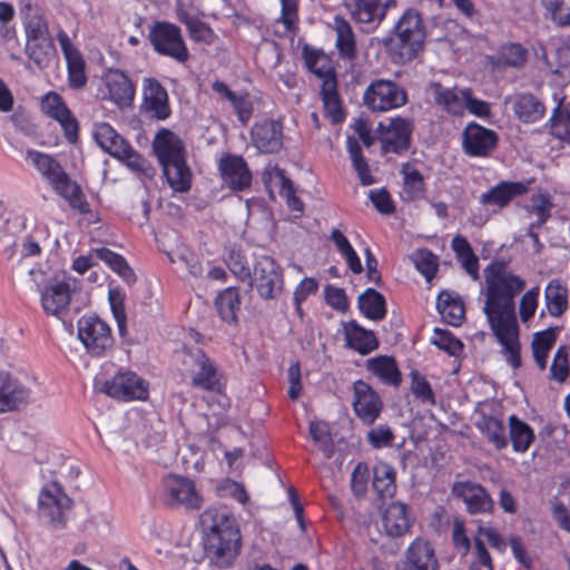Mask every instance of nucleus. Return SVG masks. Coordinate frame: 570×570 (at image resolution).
I'll return each instance as SVG.
<instances>
[{"label":"nucleus","instance_id":"4c0bfd02","mask_svg":"<svg viewBox=\"0 0 570 570\" xmlns=\"http://www.w3.org/2000/svg\"><path fill=\"white\" fill-rule=\"evenodd\" d=\"M509 436L515 452L524 453L534 441L532 428L512 414L509 417Z\"/></svg>","mask_w":570,"mask_h":570},{"label":"nucleus","instance_id":"2f4dec72","mask_svg":"<svg viewBox=\"0 0 570 570\" xmlns=\"http://www.w3.org/2000/svg\"><path fill=\"white\" fill-rule=\"evenodd\" d=\"M345 336L347 345L362 355H366L379 347V341L374 332L360 326L355 321H351L345 326Z\"/></svg>","mask_w":570,"mask_h":570},{"label":"nucleus","instance_id":"39448f33","mask_svg":"<svg viewBox=\"0 0 570 570\" xmlns=\"http://www.w3.org/2000/svg\"><path fill=\"white\" fill-rule=\"evenodd\" d=\"M27 159L31 161L36 169L72 208L81 214L90 212L89 204L82 197L80 187L70 179L56 159L48 154L32 149L27 150Z\"/></svg>","mask_w":570,"mask_h":570},{"label":"nucleus","instance_id":"6ab92c4d","mask_svg":"<svg viewBox=\"0 0 570 570\" xmlns=\"http://www.w3.org/2000/svg\"><path fill=\"white\" fill-rule=\"evenodd\" d=\"M395 570H440L434 548L429 541L416 539L405 551V559L395 563Z\"/></svg>","mask_w":570,"mask_h":570},{"label":"nucleus","instance_id":"6e6d98bb","mask_svg":"<svg viewBox=\"0 0 570 570\" xmlns=\"http://www.w3.org/2000/svg\"><path fill=\"white\" fill-rule=\"evenodd\" d=\"M226 264L229 271L240 281L250 278V268L247 264L245 255L235 248H230L226 255Z\"/></svg>","mask_w":570,"mask_h":570},{"label":"nucleus","instance_id":"8fccbe9b","mask_svg":"<svg viewBox=\"0 0 570 570\" xmlns=\"http://www.w3.org/2000/svg\"><path fill=\"white\" fill-rule=\"evenodd\" d=\"M527 59V51L519 43H509L502 46L499 57L498 65L504 67L520 68L524 65Z\"/></svg>","mask_w":570,"mask_h":570},{"label":"nucleus","instance_id":"0e129e2a","mask_svg":"<svg viewBox=\"0 0 570 570\" xmlns=\"http://www.w3.org/2000/svg\"><path fill=\"white\" fill-rule=\"evenodd\" d=\"M186 26L189 32V37L197 42H204L210 45L215 40L214 31L204 22L197 19H188Z\"/></svg>","mask_w":570,"mask_h":570},{"label":"nucleus","instance_id":"5701e85b","mask_svg":"<svg viewBox=\"0 0 570 570\" xmlns=\"http://www.w3.org/2000/svg\"><path fill=\"white\" fill-rule=\"evenodd\" d=\"M30 391L8 372H0V413L28 404Z\"/></svg>","mask_w":570,"mask_h":570},{"label":"nucleus","instance_id":"58836bf2","mask_svg":"<svg viewBox=\"0 0 570 570\" xmlns=\"http://www.w3.org/2000/svg\"><path fill=\"white\" fill-rule=\"evenodd\" d=\"M222 320L226 323H237V312L240 309L239 293L236 287H227L215 301Z\"/></svg>","mask_w":570,"mask_h":570},{"label":"nucleus","instance_id":"0eeeda50","mask_svg":"<svg viewBox=\"0 0 570 570\" xmlns=\"http://www.w3.org/2000/svg\"><path fill=\"white\" fill-rule=\"evenodd\" d=\"M73 502L57 482L46 484L38 497V515L53 530L65 529Z\"/></svg>","mask_w":570,"mask_h":570},{"label":"nucleus","instance_id":"79ce46f5","mask_svg":"<svg viewBox=\"0 0 570 570\" xmlns=\"http://www.w3.org/2000/svg\"><path fill=\"white\" fill-rule=\"evenodd\" d=\"M373 488L381 498H392L396 490L395 471L392 465L379 462L374 466Z\"/></svg>","mask_w":570,"mask_h":570},{"label":"nucleus","instance_id":"bb28decb","mask_svg":"<svg viewBox=\"0 0 570 570\" xmlns=\"http://www.w3.org/2000/svg\"><path fill=\"white\" fill-rule=\"evenodd\" d=\"M510 102L512 104L515 117L524 124H532L540 120L546 112L543 102L530 92H520L513 97H505L504 104L508 105Z\"/></svg>","mask_w":570,"mask_h":570},{"label":"nucleus","instance_id":"4468645a","mask_svg":"<svg viewBox=\"0 0 570 570\" xmlns=\"http://www.w3.org/2000/svg\"><path fill=\"white\" fill-rule=\"evenodd\" d=\"M165 499L170 507H185L198 510L203 499L195 488V483L185 476L169 475L164 480Z\"/></svg>","mask_w":570,"mask_h":570},{"label":"nucleus","instance_id":"7ed1b4c3","mask_svg":"<svg viewBox=\"0 0 570 570\" xmlns=\"http://www.w3.org/2000/svg\"><path fill=\"white\" fill-rule=\"evenodd\" d=\"M153 149L169 186L178 193L188 191L191 186V171L186 164L181 139L173 131L161 129L153 141Z\"/></svg>","mask_w":570,"mask_h":570},{"label":"nucleus","instance_id":"f257e3e1","mask_svg":"<svg viewBox=\"0 0 570 570\" xmlns=\"http://www.w3.org/2000/svg\"><path fill=\"white\" fill-rule=\"evenodd\" d=\"M487 284L483 312L497 341L502 345L507 362L513 367L521 366V345L515 315V296L523 291L525 282L508 272L504 262H493L484 269Z\"/></svg>","mask_w":570,"mask_h":570},{"label":"nucleus","instance_id":"c85d7f7f","mask_svg":"<svg viewBox=\"0 0 570 570\" xmlns=\"http://www.w3.org/2000/svg\"><path fill=\"white\" fill-rule=\"evenodd\" d=\"M69 304L70 286L65 282L50 284L41 293V305L48 315L60 316L68 311Z\"/></svg>","mask_w":570,"mask_h":570},{"label":"nucleus","instance_id":"a878e982","mask_svg":"<svg viewBox=\"0 0 570 570\" xmlns=\"http://www.w3.org/2000/svg\"><path fill=\"white\" fill-rule=\"evenodd\" d=\"M426 92L432 97L434 104L454 116H460L464 111L465 95L464 90L458 88H448L442 83L433 81Z\"/></svg>","mask_w":570,"mask_h":570},{"label":"nucleus","instance_id":"9d476101","mask_svg":"<svg viewBox=\"0 0 570 570\" xmlns=\"http://www.w3.org/2000/svg\"><path fill=\"white\" fill-rule=\"evenodd\" d=\"M364 105L372 111H387L407 102L406 90L390 79H375L363 95Z\"/></svg>","mask_w":570,"mask_h":570},{"label":"nucleus","instance_id":"e2e57ef3","mask_svg":"<svg viewBox=\"0 0 570 570\" xmlns=\"http://www.w3.org/2000/svg\"><path fill=\"white\" fill-rule=\"evenodd\" d=\"M309 434L314 442L320 443L321 450L330 459L334 452V445L331 434L325 425L317 422L309 423Z\"/></svg>","mask_w":570,"mask_h":570},{"label":"nucleus","instance_id":"603ef678","mask_svg":"<svg viewBox=\"0 0 570 570\" xmlns=\"http://www.w3.org/2000/svg\"><path fill=\"white\" fill-rule=\"evenodd\" d=\"M67 69H68V78L69 85L71 88L79 89L82 88L87 82L86 76V62L80 55H75L73 57L67 58Z\"/></svg>","mask_w":570,"mask_h":570},{"label":"nucleus","instance_id":"f704fd0d","mask_svg":"<svg viewBox=\"0 0 570 570\" xmlns=\"http://www.w3.org/2000/svg\"><path fill=\"white\" fill-rule=\"evenodd\" d=\"M544 302L551 316H562L568 309L567 286L560 279H551L544 288Z\"/></svg>","mask_w":570,"mask_h":570},{"label":"nucleus","instance_id":"c03bdc74","mask_svg":"<svg viewBox=\"0 0 570 570\" xmlns=\"http://www.w3.org/2000/svg\"><path fill=\"white\" fill-rule=\"evenodd\" d=\"M303 58L306 68L317 78H320L322 83H324V80H326L327 77H336V72L327 63L323 52L311 48L308 45H305L303 47Z\"/></svg>","mask_w":570,"mask_h":570},{"label":"nucleus","instance_id":"f3484780","mask_svg":"<svg viewBox=\"0 0 570 570\" xmlns=\"http://www.w3.org/2000/svg\"><path fill=\"white\" fill-rule=\"evenodd\" d=\"M343 4L356 23L377 27L387 10L395 7V0H343Z\"/></svg>","mask_w":570,"mask_h":570},{"label":"nucleus","instance_id":"4d7b16f0","mask_svg":"<svg viewBox=\"0 0 570 570\" xmlns=\"http://www.w3.org/2000/svg\"><path fill=\"white\" fill-rule=\"evenodd\" d=\"M568 347L561 345L554 353L552 364L550 366L551 379L557 382H564L569 376Z\"/></svg>","mask_w":570,"mask_h":570},{"label":"nucleus","instance_id":"052dcab7","mask_svg":"<svg viewBox=\"0 0 570 570\" xmlns=\"http://www.w3.org/2000/svg\"><path fill=\"white\" fill-rule=\"evenodd\" d=\"M403 189L407 198L413 200L422 196L424 191V180L422 174L417 169L403 171Z\"/></svg>","mask_w":570,"mask_h":570},{"label":"nucleus","instance_id":"a18cd8bd","mask_svg":"<svg viewBox=\"0 0 570 570\" xmlns=\"http://www.w3.org/2000/svg\"><path fill=\"white\" fill-rule=\"evenodd\" d=\"M438 309L443 321L452 326H459L464 317V305L459 298L449 293H441L438 297Z\"/></svg>","mask_w":570,"mask_h":570},{"label":"nucleus","instance_id":"b1692460","mask_svg":"<svg viewBox=\"0 0 570 570\" xmlns=\"http://www.w3.org/2000/svg\"><path fill=\"white\" fill-rule=\"evenodd\" d=\"M196 368L191 373V384L209 392H219L222 375L216 364L200 350L195 354Z\"/></svg>","mask_w":570,"mask_h":570},{"label":"nucleus","instance_id":"423d86ee","mask_svg":"<svg viewBox=\"0 0 570 570\" xmlns=\"http://www.w3.org/2000/svg\"><path fill=\"white\" fill-rule=\"evenodd\" d=\"M24 53L39 69L50 66L56 57L47 18L38 9H29L23 18Z\"/></svg>","mask_w":570,"mask_h":570},{"label":"nucleus","instance_id":"680f3d73","mask_svg":"<svg viewBox=\"0 0 570 570\" xmlns=\"http://www.w3.org/2000/svg\"><path fill=\"white\" fill-rule=\"evenodd\" d=\"M411 392L423 403L435 404L430 383L416 371L411 372Z\"/></svg>","mask_w":570,"mask_h":570},{"label":"nucleus","instance_id":"a211bd4d","mask_svg":"<svg viewBox=\"0 0 570 570\" xmlns=\"http://www.w3.org/2000/svg\"><path fill=\"white\" fill-rule=\"evenodd\" d=\"M353 392V409L356 416L364 424H373L374 421L379 417L383 407L381 397L372 389V386L363 380L354 382Z\"/></svg>","mask_w":570,"mask_h":570},{"label":"nucleus","instance_id":"bf43d9fd","mask_svg":"<svg viewBox=\"0 0 570 570\" xmlns=\"http://www.w3.org/2000/svg\"><path fill=\"white\" fill-rule=\"evenodd\" d=\"M42 109L45 112L55 120L68 116L71 111L63 102L60 95L50 91L42 99Z\"/></svg>","mask_w":570,"mask_h":570},{"label":"nucleus","instance_id":"2eb2a0df","mask_svg":"<svg viewBox=\"0 0 570 570\" xmlns=\"http://www.w3.org/2000/svg\"><path fill=\"white\" fill-rule=\"evenodd\" d=\"M498 134L476 122H470L462 132V147L470 157H488L497 148Z\"/></svg>","mask_w":570,"mask_h":570},{"label":"nucleus","instance_id":"a19ab883","mask_svg":"<svg viewBox=\"0 0 570 570\" xmlns=\"http://www.w3.org/2000/svg\"><path fill=\"white\" fill-rule=\"evenodd\" d=\"M483 436L492 443L495 449L502 450L508 445L505 428L503 422L491 415H482L476 423Z\"/></svg>","mask_w":570,"mask_h":570},{"label":"nucleus","instance_id":"473e14b6","mask_svg":"<svg viewBox=\"0 0 570 570\" xmlns=\"http://www.w3.org/2000/svg\"><path fill=\"white\" fill-rule=\"evenodd\" d=\"M335 46L342 59L354 60L357 56L355 36L351 24L340 16L334 18Z\"/></svg>","mask_w":570,"mask_h":570},{"label":"nucleus","instance_id":"864d4df0","mask_svg":"<svg viewBox=\"0 0 570 570\" xmlns=\"http://www.w3.org/2000/svg\"><path fill=\"white\" fill-rule=\"evenodd\" d=\"M413 261L416 269L430 282L438 271V257L428 249H419Z\"/></svg>","mask_w":570,"mask_h":570},{"label":"nucleus","instance_id":"13d9d810","mask_svg":"<svg viewBox=\"0 0 570 570\" xmlns=\"http://www.w3.org/2000/svg\"><path fill=\"white\" fill-rule=\"evenodd\" d=\"M108 299L117 322L120 335L126 333V313H125V295L118 288H111L108 293Z\"/></svg>","mask_w":570,"mask_h":570},{"label":"nucleus","instance_id":"de8ad7c7","mask_svg":"<svg viewBox=\"0 0 570 570\" xmlns=\"http://www.w3.org/2000/svg\"><path fill=\"white\" fill-rule=\"evenodd\" d=\"M347 150L352 159L353 168L356 170L361 184L364 186L372 185L375 181L374 177L370 173L367 161L362 154V148L355 138H347Z\"/></svg>","mask_w":570,"mask_h":570},{"label":"nucleus","instance_id":"c756f323","mask_svg":"<svg viewBox=\"0 0 570 570\" xmlns=\"http://www.w3.org/2000/svg\"><path fill=\"white\" fill-rule=\"evenodd\" d=\"M528 191L527 185L520 181H501L487 193H483L479 200L482 205L495 206L499 209L505 207L514 197Z\"/></svg>","mask_w":570,"mask_h":570},{"label":"nucleus","instance_id":"aec40b11","mask_svg":"<svg viewBox=\"0 0 570 570\" xmlns=\"http://www.w3.org/2000/svg\"><path fill=\"white\" fill-rule=\"evenodd\" d=\"M452 493L466 505L470 514L488 513L493 510L494 502L488 491L480 484L470 481L456 482Z\"/></svg>","mask_w":570,"mask_h":570},{"label":"nucleus","instance_id":"393cba45","mask_svg":"<svg viewBox=\"0 0 570 570\" xmlns=\"http://www.w3.org/2000/svg\"><path fill=\"white\" fill-rule=\"evenodd\" d=\"M144 106L153 117L164 120L170 115L167 90L154 78H146L142 86Z\"/></svg>","mask_w":570,"mask_h":570},{"label":"nucleus","instance_id":"09e8293b","mask_svg":"<svg viewBox=\"0 0 570 570\" xmlns=\"http://www.w3.org/2000/svg\"><path fill=\"white\" fill-rule=\"evenodd\" d=\"M266 176H269V178L275 177L278 180L281 190L287 197L288 206L293 210H297V212L303 210V208H304L303 202L298 197L295 196L292 180L286 177L284 169H281L275 166V167L271 168L269 170H266V173L264 174V179H265V183L267 184Z\"/></svg>","mask_w":570,"mask_h":570},{"label":"nucleus","instance_id":"774afa93","mask_svg":"<svg viewBox=\"0 0 570 570\" xmlns=\"http://www.w3.org/2000/svg\"><path fill=\"white\" fill-rule=\"evenodd\" d=\"M539 287H532L527 291L520 299V317L522 322H528L535 313L538 306Z\"/></svg>","mask_w":570,"mask_h":570},{"label":"nucleus","instance_id":"5fc2aeb1","mask_svg":"<svg viewBox=\"0 0 570 570\" xmlns=\"http://www.w3.org/2000/svg\"><path fill=\"white\" fill-rule=\"evenodd\" d=\"M431 341L440 350L452 356L459 355L463 350L462 342L445 330L435 328Z\"/></svg>","mask_w":570,"mask_h":570},{"label":"nucleus","instance_id":"e433bc0d","mask_svg":"<svg viewBox=\"0 0 570 570\" xmlns=\"http://www.w3.org/2000/svg\"><path fill=\"white\" fill-rule=\"evenodd\" d=\"M556 341L557 333L552 327L533 334L531 342L532 355L535 364L542 371L547 367L548 356Z\"/></svg>","mask_w":570,"mask_h":570},{"label":"nucleus","instance_id":"37998d69","mask_svg":"<svg viewBox=\"0 0 570 570\" xmlns=\"http://www.w3.org/2000/svg\"><path fill=\"white\" fill-rule=\"evenodd\" d=\"M91 254L105 262L128 284H132L136 281L135 273L121 255L114 253L112 250L105 247L95 248L92 249Z\"/></svg>","mask_w":570,"mask_h":570},{"label":"nucleus","instance_id":"4be33fe9","mask_svg":"<svg viewBox=\"0 0 570 570\" xmlns=\"http://www.w3.org/2000/svg\"><path fill=\"white\" fill-rule=\"evenodd\" d=\"M250 137L259 153H277L283 146V126L275 120L257 122L250 130Z\"/></svg>","mask_w":570,"mask_h":570},{"label":"nucleus","instance_id":"ddd939ff","mask_svg":"<svg viewBox=\"0 0 570 570\" xmlns=\"http://www.w3.org/2000/svg\"><path fill=\"white\" fill-rule=\"evenodd\" d=\"M380 140L383 153L403 154L407 151L411 142L413 125L405 118H392L387 124L380 122Z\"/></svg>","mask_w":570,"mask_h":570},{"label":"nucleus","instance_id":"69168bd1","mask_svg":"<svg viewBox=\"0 0 570 570\" xmlns=\"http://www.w3.org/2000/svg\"><path fill=\"white\" fill-rule=\"evenodd\" d=\"M282 4V14L277 22H282L285 27V30L288 32H294L296 30V22L298 20L297 16V1L296 0H281Z\"/></svg>","mask_w":570,"mask_h":570},{"label":"nucleus","instance_id":"338daca9","mask_svg":"<svg viewBox=\"0 0 570 570\" xmlns=\"http://www.w3.org/2000/svg\"><path fill=\"white\" fill-rule=\"evenodd\" d=\"M393 440L394 432L387 425H379L367 433V441L375 449L389 446L392 444Z\"/></svg>","mask_w":570,"mask_h":570},{"label":"nucleus","instance_id":"3c124183","mask_svg":"<svg viewBox=\"0 0 570 570\" xmlns=\"http://www.w3.org/2000/svg\"><path fill=\"white\" fill-rule=\"evenodd\" d=\"M552 21L560 27H570V0H541Z\"/></svg>","mask_w":570,"mask_h":570},{"label":"nucleus","instance_id":"dca6fc26","mask_svg":"<svg viewBox=\"0 0 570 570\" xmlns=\"http://www.w3.org/2000/svg\"><path fill=\"white\" fill-rule=\"evenodd\" d=\"M102 391L118 400H146L148 384L134 372H120L111 380L106 381Z\"/></svg>","mask_w":570,"mask_h":570},{"label":"nucleus","instance_id":"72a5a7b5","mask_svg":"<svg viewBox=\"0 0 570 570\" xmlns=\"http://www.w3.org/2000/svg\"><path fill=\"white\" fill-rule=\"evenodd\" d=\"M366 368L384 384L397 386L400 385L401 372L392 356L380 355L366 361Z\"/></svg>","mask_w":570,"mask_h":570},{"label":"nucleus","instance_id":"7c9ffc66","mask_svg":"<svg viewBox=\"0 0 570 570\" xmlns=\"http://www.w3.org/2000/svg\"><path fill=\"white\" fill-rule=\"evenodd\" d=\"M105 85L109 98L118 106L128 105L135 96L130 79L120 70H109L105 76Z\"/></svg>","mask_w":570,"mask_h":570},{"label":"nucleus","instance_id":"ea45409f","mask_svg":"<svg viewBox=\"0 0 570 570\" xmlns=\"http://www.w3.org/2000/svg\"><path fill=\"white\" fill-rule=\"evenodd\" d=\"M358 306L361 312L370 320L380 321L385 317V298L373 288H367L358 296Z\"/></svg>","mask_w":570,"mask_h":570},{"label":"nucleus","instance_id":"1a4fd4ad","mask_svg":"<svg viewBox=\"0 0 570 570\" xmlns=\"http://www.w3.org/2000/svg\"><path fill=\"white\" fill-rule=\"evenodd\" d=\"M148 39L154 50L184 63L189 59L187 46L181 36L180 28L166 21H157L150 28Z\"/></svg>","mask_w":570,"mask_h":570},{"label":"nucleus","instance_id":"f03ea898","mask_svg":"<svg viewBox=\"0 0 570 570\" xmlns=\"http://www.w3.org/2000/svg\"><path fill=\"white\" fill-rule=\"evenodd\" d=\"M206 530L205 552L218 568L232 564L239 553L240 532L236 521L225 512L206 510L200 517Z\"/></svg>","mask_w":570,"mask_h":570},{"label":"nucleus","instance_id":"6e6552de","mask_svg":"<svg viewBox=\"0 0 570 570\" xmlns=\"http://www.w3.org/2000/svg\"><path fill=\"white\" fill-rule=\"evenodd\" d=\"M78 338L87 353L94 357L104 356L114 345L110 326L99 316L83 315L78 320Z\"/></svg>","mask_w":570,"mask_h":570},{"label":"nucleus","instance_id":"cd10ccee","mask_svg":"<svg viewBox=\"0 0 570 570\" xmlns=\"http://www.w3.org/2000/svg\"><path fill=\"white\" fill-rule=\"evenodd\" d=\"M412 522L410 508L405 503L392 502L384 511L383 527L389 537H402L409 531Z\"/></svg>","mask_w":570,"mask_h":570},{"label":"nucleus","instance_id":"20e7f679","mask_svg":"<svg viewBox=\"0 0 570 570\" xmlns=\"http://www.w3.org/2000/svg\"><path fill=\"white\" fill-rule=\"evenodd\" d=\"M425 36L421 14L414 9H407L397 20L391 36L384 40V47L394 63L404 65L423 50Z\"/></svg>","mask_w":570,"mask_h":570},{"label":"nucleus","instance_id":"412c9836","mask_svg":"<svg viewBox=\"0 0 570 570\" xmlns=\"http://www.w3.org/2000/svg\"><path fill=\"white\" fill-rule=\"evenodd\" d=\"M218 168L224 183L234 190H244L252 184V173L242 156L226 155L219 159Z\"/></svg>","mask_w":570,"mask_h":570},{"label":"nucleus","instance_id":"49530a36","mask_svg":"<svg viewBox=\"0 0 570 570\" xmlns=\"http://www.w3.org/2000/svg\"><path fill=\"white\" fill-rule=\"evenodd\" d=\"M549 132L556 139L570 141V110L557 106L549 118Z\"/></svg>","mask_w":570,"mask_h":570},{"label":"nucleus","instance_id":"f8f14e48","mask_svg":"<svg viewBox=\"0 0 570 570\" xmlns=\"http://www.w3.org/2000/svg\"><path fill=\"white\" fill-rule=\"evenodd\" d=\"M249 285L255 286L263 299L276 298L283 291L284 279L281 266L269 256H259L250 273Z\"/></svg>","mask_w":570,"mask_h":570},{"label":"nucleus","instance_id":"9b49d317","mask_svg":"<svg viewBox=\"0 0 570 570\" xmlns=\"http://www.w3.org/2000/svg\"><path fill=\"white\" fill-rule=\"evenodd\" d=\"M94 136L97 144L106 153L119 160L126 161L128 167L135 170L144 169L145 159L109 124L101 122L97 125Z\"/></svg>","mask_w":570,"mask_h":570},{"label":"nucleus","instance_id":"c9c22d12","mask_svg":"<svg viewBox=\"0 0 570 570\" xmlns=\"http://www.w3.org/2000/svg\"><path fill=\"white\" fill-rule=\"evenodd\" d=\"M323 107L327 116L334 124H338L343 120L344 114L342 111L341 100L337 92V79L336 77H327L324 83L321 86L320 91Z\"/></svg>","mask_w":570,"mask_h":570}]
</instances>
